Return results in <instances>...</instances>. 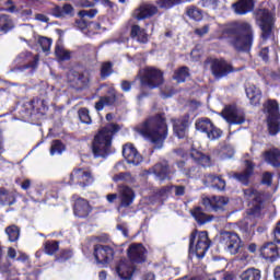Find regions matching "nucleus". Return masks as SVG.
<instances>
[{
	"mask_svg": "<svg viewBox=\"0 0 280 280\" xmlns=\"http://www.w3.org/2000/svg\"><path fill=\"white\" fill-rule=\"evenodd\" d=\"M223 34L229 36V44L237 54H250L255 43L253 25L244 21H234L225 25Z\"/></svg>",
	"mask_w": 280,
	"mask_h": 280,
	"instance_id": "nucleus-1",
	"label": "nucleus"
},
{
	"mask_svg": "<svg viewBox=\"0 0 280 280\" xmlns=\"http://www.w3.org/2000/svg\"><path fill=\"white\" fill-rule=\"evenodd\" d=\"M136 132L141 135L144 139H149L153 145L163 148V143H165L168 132L165 113L149 116L136 127Z\"/></svg>",
	"mask_w": 280,
	"mask_h": 280,
	"instance_id": "nucleus-2",
	"label": "nucleus"
},
{
	"mask_svg": "<svg viewBox=\"0 0 280 280\" xmlns=\"http://www.w3.org/2000/svg\"><path fill=\"white\" fill-rule=\"evenodd\" d=\"M121 130V126L115 122L106 124L94 136L92 141V153L94 159H107L113 154V139Z\"/></svg>",
	"mask_w": 280,
	"mask_h": 280,
	"instance_id": "nucleus-3",
	"label": "nucleus"
},
{
	"mask_svg": "<svg viewBox=\"0 0 280 280\" xmlns=\"http://www.w3.org/2000/svg\"><path fill=\"white\" fill-rule=\"evenodd\" d=\"M254 18L256 25H258L261 31L260 38L262 40H270L275 37V24L277 23V18L275 12L270 11L268 8H257L254 10Z\"/></svg>",
	"mask_w": 280,
	"mask_h": 280,
	"instance_id": "nucleus-4",
	"label": "nucleus"
},
{
	"mask_svg": "<svg viewBox=\"0 0 280 280\" xmlns=\"http://www.w3.org/2000/svg\"><path fill=\"white\" fill-rule=\"evenodd\" d=\"M262 113L266 115L267 130L270 137L280 133V107L279 101L269 98L262 104Z\"/></svg>",
	"mask_w": 280,
	"mask_h": 280,
	"instance_id": "nucleus-5",
	"label": "nucleus"
},
{
	"mask_svg": "<svg viewBox=\"0 0 280 280\" xmlns=\"http://www.w3.org/2000/svg\"><path fill=\"white\" fill-rule=\"evenodd\" d=\"M211 248V241L207 231L194 230L189 236V253H194L198 259H203L207 250Z\"/></svg>",
	"mask_w": 280,
	"mask_h": 280,
	"instance_id": "nucleus-6",
	"label": "nucleus"
},
{
	"mask_svg": "<svg viewBox=\"0 0 280 280\" xmlns=\"http://www.w3.org/2000/svg\"><path fill=\"white\" fill-rule=\"evenodd\" d=\"M206 65L210 66V72L214 80H222L231 75V73H237L244 71V68H234L233 65L224 58H207Z\"/></svg>",
	"mask_w": 280,
	"mask_h": 280,
	"instance_id": "nucleus-7",
	"label": "nucleus"
},
{
	"mask_svg": "<svg viewBox=\"0 0 280 280\" xmlns=\"http://www.w3.org/2000/svg\"><path fill=\"white\" fill-rule=\"evenodd\" d=\"M195 128L198 132L207 136L210 141H218V139H221L222 135H224V131L215 126L211 118L208 117L198 118L195 122Z\"/></svg>",
	"mask_w": 280,
	"mask_h": 280,
	"instance_id": "nucleus-8",
	"label": "nucleus"
},
{
	"mask_svg": "<svg viewBox=\"0 0 280 280\" xmlns=\"http://www.w3.org/2000/svg\"><path fill=\"white\" fill-rule=\"evenodd\" d=\"M48 107L45 105V101L40 98H33L26 102L22 106L21 115L24 119H32L36 115H47Z\"/></svg>",
	"mask_w": 280,
	"mask_h": 280,
	"instance_id": "nucleus-9",
	"label": "nucleus"
},
{
	"mask_svg": "<svg viewBox=\"0 0 280 280\" xmlns=\"http://www.w3.org/2000/svg\"><path fill=\"white\" fill-rule=\"evenodd\" d=\"M163 71L154 67L144 69L143 74L140 77L141 86H148V89H159L163 84Z\"/></svg>",
	"mask_w": 280,
	"mask_h": 280,
	"instance_id": "nucleus-10",
	"label": "nucleus"
},
{
	"mask_svg": "<svg viewBox=\"0 0 280 280\" xmlns=\"http://www.w3.org/2000/svg\"><path fill=\"white\" fill-rule=\"evenodd\" d=\"M95 182L93 173L84 168H74L69 176L68 185H79V187H90Z\"/></svg>",
	"mask_w": 280,
	"mask_h": 280,
	"instance_id": "nucleus-11",
	"label": "nucleus"
},
{
	"mask_svg": "<svg viewBox=\"0 0 280 280\" xmlns=\"http://www.w3.org/2000/svg\"><path fill=\"white\" fill-rule=\"evenodd\" d=\"M148 249L141 243H133L127 249V257L131 264H145Z\"/></svg>",
	"mask_w": 280,
	"mask_h": 280,
	"instance_id": "nucleus-12",
	"label": "nucleus"
},
{
	"mask_svg": "<svg viewBox=\"0 0 280 280\" xmlns=\"http://www.w3.org/2000/svg\"><path fill=\"white\" fill-rule=\"evenodd\" d=\"M221 117H223L230 126H241V124L246 121V117L237 112L235 105H226L221 112Z\"/></svg>",
	"mask_w": 280,
	"mask_h": 280,
	"instance_id": "nucleus-13",
	"label": "nucleus"
},
{
	"mask_svg": "<svg viewBox=\"0 0 280 280\" xmlns=\"http://www.w3.org/2000/svg\"><path fill=\"white\" fill-rule=\"evenodd\" d=\"M94 258L98 264H110L115 259V249L108 245H94Z\"/></svg>",
	"mask_w": 280,
	"mask_h": 280,
	"instance_id": "nucleus-14",
	"label": "nucleus"
},
{
	"mask_svg": "<svg viewBox=\"0 0 280 280\" xmlns=\"http://www.w3.org/2000/svg\"><path fill=\"white\" fill-rule=\"evenodd\" d=\"M221 244L225 246L229 253L237 255V253H240L242 238H240V235L235 232H224L222 234Z\"/></svg>",
	"mask_w": 280,
	"mask_h": 280,
	"instance_id": "nucleus-15",
	"label": "nucleus"
},
{
	"mask_svg": "<svg viewBox=\"0 0 280 280\" xmlns=\"http://www.w3.org/2000/svg\"><path fill=\"white\" fill-rule=\"evenodd\" d=\"M72 211L75 218H79L80 220H86V218H89V215H91L93 212V206H91V202H89L88 199L78 197L74 200Z\"/></svg>",
	"mask_w": 280,
	"mask_h": 280,
	"instance_id": "nucleus-16",
	"label": "nucleus"
},
{
	"mask_svg": "<svg viewBox=\"0 0 280 280\" xmlns=\"http://www.w3.org/2000/svg\"><path fill=\"white\" fill-rule=\"evenodd\" d=\"M230 199L224 196H212V197H205L202 199V205L209 211H224V207L229 205Z\"/></svg>",
	"mask_w": 280,
	"mask_h": 280,
	"instance_id": "nucleus-17",
	"label": "nucleus"
},
{
	"mask_svg": "<svg viewBox=\"0 0 280 280\" xmlns=\"http://www.w3.org/2000/svg\"><path fill=\"white\" fill-rule=\"evenodd\" d=\"M152 172L159 180H170L174 176L175 171L170 166V162L166 160L158 162L152 166Z\"/></svg>",
	"mask_w": 280,
	"mask_h": 280,
	"instance_id": "nucleus-18",
	"label": "nucleus"
},
{
	"mask_svg": "<svg viewBox=\"0 0 280 280\" xmlns=\"http://www.w3.org/2000/svg\"><path fill=\"white\" fill-rule=\"evenodd\" d=\"M122 156L129 165H140L143 163V156L132 143H127L122 147Z\"/></svg>",
	"mask_w": 280,
	"mask_h": 280,
	"instance_id": "nucleus-19",
	"label": "nucleus"
},
{
	"mask_svg": "<svg viewBox=\"0 0 280 280\" xmlns=\"http://www.w3.org/2000/svg\"><path fill=\"white\" fill-rule=\"evenodd\" d=\"M155 14H159V7L144 3L135 10L133 19H136V21H145V19H152Z\"/></svg>",
	"mask_w": 280,
	"mask_h": 280,
	"instance_id": "nucleus-20",
	"label": "nucleus"
},
{
	"mask_svg": "<svg viewBox=\"0 0 280 280\" xmlns=\"http://www.w3.org/2000/svg\"><path fill=\"white\" fill-rule=\"evenodd\" d=\"M259 254L266 261L275 262L279 258V247L273 242H267L259 248Z\"/></svg>",
	"mask_w": 280,
	"mask_h": 280,
	"instance_id": "nucleus-21",
	"label": "nucleus"
},
{
	"mask_svg": "<svg viewBox=\"0 0 280 280\" xmlns=\"http://www.w3.org/2000/svg\"><path fill=\"white\" fill-rule=\"evenodd\" d=\"M255 175V163L249 160L245 161V168L241 173H235L234 178L245 187L250 185V178Z\"/></svg>",
	"mask_w": 280,
	"mask_h": 280,
	"instance_id": "nucleus-22",
	"label": "nucleus"
},
{
	"mask_svg": "<svg viewBox=\"0 0 280 280\" xmlns=\"http://www.w3.org/2000/svg\"><path fill=\"white\" fill-rule=\"evenodd\" d=\"M119 208L120 209H128L135 202V198H137V195L135 194V190L130 188V186H120L119 187Z\"/></svg>",
	"mask_w": 280,
	"mask_h": 280,
	"instance_id": "nucleus-23",
	"label": "nucleus"
},
{
	"mask_svg": "<svg viewBox=\"0 0 280 280\" xmlns=\"http://www.w3.org/2000/svg\"><path fill=\"white\" fill-rule=\"evenodd\" d=\"M189 129V114L183 116L173 125L174 135L177 139H187V130Z\"/></svg>",
	"mask_w": 280,
	"mask_h": 280,
	"instance_id": "nucleus-24",
	"label": "nucleus"
},
{
	"mask_svg": "<svg viewBox=\"0 0 280 280\" xmlns=\"http://www.w3.org/2000/svg\"><path fill=\"white\" fill-rule=\"evenodd\" d=\"M136 270L137 267L126 260H120L116 267V272L121 280L132 279V275H135Z\"/></svg>",
	"mask_w": 280,
	"mask_h": 280,
	"instance_id": "nucleus-25",
	"label": "nucleus"
},
{
	"mask_svg": "<svg viewBox=\"0 0 280 280\" xmlns=\"http://www.w3.org/2000/svg\"><path fill=\"white\" fill-rule=\"evenodd\" d=\"M130 38L137 40L140 45H148V43H150V35H148V31L140 27L139 24L131 25Z\"/></svg>",
	"mask_w": 280,
	"mask_h": 280,
	"instance_id": "nucleus-26",
	"label": "nucleus"
},
{
	"mask_svg": "<svg viewBox=\"0 0 280 280\" xmlns=\"http://www.w3.org/2000/svg\"><path fill=\"white\" fill-rule=\"evenodd\" d=\"M235 14L244 16L255 10V0H238L232 4Z\"/></svg>",
	"mask_w": 280,
	"mask_h": 280,
	"instance_id": "nucleus-27",
	"label": "nucleus"
},
{
	"mask_svg": "<svg viewBox=\"0 0 280 280\" xmlns=\"http://www.w3.org/2000/svg\"><path fill=\"white\" fill-rule=\"evenodd\" d=\"M245 93L252 106H259L261 104V97L264 96V94L261 92V89H259L257 85L250 84L248 88L245 89Z\"/></svg>",
	"mask_w": 280,
	"mask_h": 280,
	"instance_id": "nucleus-28",
	"label": "nucleus"
},
{
	"mask_svg": "<svg viewBox=\"0 0 280 280\" xmlns=\"http://www.w3.org/2000/svg\"><path fill=\"white\" fill-rule=\"evenodd\" d=\"M109 96H101L98 102L95 103V110H104V106H115L117 102V92L115 89L108 91Z\"/></svg>",
	"mask_w": 280,
	"mask_h": 280,
	"instance_id": "nucleus-29",
	"label": "nucleus"
},
{
	"mask_svg": "<svg viewBox=\"0 0 280 280\" xmlns=\"http://www.w3.org/2000/svg\"><path fill=\"white\" fill-rule=\"evenodd\" d=\"M264 161L271 167H280V149L271 148L262 153Z\"/></svg>",
	"mask_w": 280,
	"mask_h": 280,
	"instance_id": "nucleus-30",
	"label": "nucleus"
},
{
	"mask_svg": "<svg viewBox=\"0 0 280 280\" xmlns=\"http://www.w3.org/2000/svg\"><path fill=\"white\" fill-rule=\"evenodd\" d=\"M205 182L218 191H224L226 189V180L222 178V175L207 174L205 175Z\"/></svg>",
	"mask_w": 280,
	"mask_h": 280,
	"instance_id": "nucleus-31",
	"label": "nucleus"
},
{
	"mask_svg": "<svg viewBox=\"0 0 280 280\" xmlns=\"http://www.w3.org/2000/svg\"><path fill=\"white\" fill-rule=\"evenodd\" d=\"M75 13V10L73 9V5L69 3H65L62 7L55 5V8L51 9L50 14L55 16V19H65V16H73Z\"/></svg>",
	"mask_w": 280,
	"mask_h": 280,
	"instance_id": "nucleus-32",
	"label": "nucleus"
},
{
	"mask_svg": "<svg viewBox=\"0 0 280 280\" xmlns=\"http://www.w3.org/2000/svg\"><path fill=\"white\" fill-rule=\"evenodd\" d=\"M190 158L192 161L201 167H211V156L207 155L196 149H191Z\"/></svg>",
	"mask_w": 280,
	"mask_h": 280,
	"instance_id": "nucleus-33",
	"label": "nucleus"
},
{
	"mask_svg": "<svg viewBox=\"0 0 280 280\" xmlns=\"http://www.w3.org/2000/svg\"><path fill=\"white\" fill-rule=\"evenodd\" d=\"M244 196L252 198L253 205H264L266 202V194L255 188L244 189Z\"/></svg>",
	"mask_w": 280,
	"mask_h": 280,
	"instance_id": "nucleus-34",
	"label": "nucleus"
},
{
	"mask_svg": "<svg viewBox=\"0 0 280 280\" xmlns=\"http://www.w3.org/2000/svg\"><path fill=\"white\" fill-rule=\"evenodd\" d=\"M190 213H191L192 218H195L197 224H199L200 226H202V224H207V222H211V220H213V217L205 213V210H202L201 207H195L190 211Z\"/></svg>",
	"mask_w": 280,
	"mask_h": 280,
	"instance_id": "nucleus-35",
	"label": "nucleus"
},
{
	"mask_svg": "<svg viewBox=\"0 0 280 280\" xmlns=\"http://www.w3.org/2000/svg\"><path fill=\"white\" fill-rule=\"evenodd\" d=\"M188 78H191V72H189V67L187 66H182L173 72V80H175L177 84L187 82Z\"/></svg>",
	"mask_w": 280,
	"mask_h": 280,
	"instance_id": "nucleus-36",
	"label": "nucleus"
},
{
	"mask_svg": "<svg viewBox=\"0 0 280 280\" xmlns=\"http://www.w3.org/2000/svg\"><path fill=\"white\" fill-rule=\"evenodd\" d=\"M16 202V197L14 194L10 192V190L4 187L0 188V205H4L5 207H12Z\"/></svg>",
	"mask_w": 280,
	"mask_h": 280,
	"instance_id": "nucleus-37",
	"label": "nucleus"
},
{
	"mask_svg": "<svg viewBox=\"0 0 280 280\" xmlns=\"http://www.w3.org/2000/svg\"><path fill=\"white\" fill-rule=\"evenodd\" d=\"M186 16L190 18L192 21L200 22L205 19V13L202 9L196 5H189L186 8Z\"/></svg>",
	"mask_w": 280,
	"mask_h": 280,
	"instance_id": "nucleus-38",
	"label": "nucleus"
},
{
	"mask_svg": "<svg viewBox=\"0 0 280 280\" xmlns=\"http://www.w3.org/2000/svg\"><path fill=\"white\" fill-rule=\"evenodd\" d=\"M192 0H158L156 5L161 10H171L174 5H180V3H191Z\"/></svg>",
	"mask_w": 280,
	"mask_h": 280,
	"instance_id": "nucleus-39",
	"label": "nucleus"
},
{
	"mask_svg": "<svg viewBox=\"0 0 280 280\" xmlns=\"http://www.w3.org/2000/svg\"><path fill=\"white\" fill-rule=\"evenodd\" d=\"M241 280H261V270L248 268L240 275Z\"/></svg>",
	"mask_w": 280,
	"mask_h": 280,
	"instance_id": "nucleus-40",
	"label": "nucleus"
},
{
	"mask_svg": "<svg viewBox=\"0 0 280 280\" xmlns=\"http://www.w3.org/2000/svg\"><path fill=\"white\" fill-rule=\"evenodd\" d=\"M113 67L114 65L112 61L102 62L100 70L101 80H106L107 78H110V75H113L115 71L113 70Z\"/></svg>",
	"mask_w": 280,
	"mask_h": 280,
	"instance_id": "nucleus-41",
	"label": "nucleus"
},
{
	"mask_svg": "<svg viewBox=\"0 0 280 280\" xmlns=\"http://www.w3.org/2000/svg\"><path fill=\"white\" fill-rule=\"evenodd\" d=\"M60 250V242L59 241H46L44 243V252L46 255H56Z\"/></svg>",
	"mask_w": 280,
	"mask_h": 280,
	"instance_id": "nucleus-42",
	"label": "nucleus"
},
{
	"mask_svg": "<svg viewBox=\"0 0 280 280\" xmlns=\"http://www.w3.org/2000/svg\"><path fill=\"white\" fill-rule=\"evenodd\" d=\"M5 233L9 237V242H19V237H21V229L15 224L7 226Z\"/></svg>",
	"mask_w": 280,
	"mask_h": 280,
	"instance_id": "nucleus-43",
	"label": "nucleus"
},
{
	"mask_svg": "<svg viewBox=\"0 0 280 280\" xmlns=\"http://www.w3.org/2000/svg\"><path fill=\"white\" fill-rule=\"evenodd\" d=\"M14 27V24L12 23V19H10V15L1 14L0 15V32H3L4 34H8L10 30Z\"/></svg>",
	"mask_w": 280,
	"mask_h": 280,
	"instance_id": "nucleus-44",
	"label": "nucleus"
},
{
	"mask_svg": "<svg viewBox=\"0 0 280 280\" xmlns=\"http://www.w3.org/2000/svg\"><path fill=\"white\" fill-rule=\"evenodd\" d=\"M67 150V145L62 143V140H52L50 145V155L62 154Z\"/></svg>",
	"mask_w": 280,
	"mask_h": 280,
	"instance_id": "nucleus-45",
	"label": "nucleus"
},
{
	"mask_svg": "<svg viewBox=\"0 0 280 280\" xmlns=\"http://www.w3.org/2000/svg\"><path fill=\"white\" fill-rule=\"evenodd\" d=\"M73 258V249H60L58 256H57V261L65 262L69 261V259Z\"/></svg>",
	"mask_w": 280,
	"mask_h": 280,
	"instance_id": "nucleus-46",
	"label": "nucleus"
},
{
	"mask_svg": "<svg viewBox=\"0 0 280 280\" xmlns=\"http://www.w3.org/2000/svg\"><path fill=\"white\" fill-rule=\"evenodd\" d=\"M79 119L82 124H92L91 115L89 114V108L82 107L78 110Z\"/></svg>",
	"mask_w": 280,
	"mask_h": 280,
	"instance_id": "nucleus-47",
	"label": "nucleus"
},
{
	"mask_svg": "<svg viewBox=\"0 0 280 280\" xmlns=\"http://www.w3.org/2000/svg\"><path fill=\"white\" fill-rule=\"evenodd\" d=\"M51 38L45 37V36H39L38 37V45L42 47L43 51L47 52L50 51L51 49Z\"/></svg>",
	"mask_w": 280,
	"mask_h": 280,
	"instance_id": "nucleus-48",
	"label": "nucleus"
},
{
	"mask_svg": "<svg viewBox=\"0 0 280 280\" xmlns=\"http://www.w3.org/2000/svg\"><path fill=\"white\" fill-rule=\"evenodd\" d=\"M264 210V205L253 203V207L247 209V215H253L254 218H259L261 211Z\"/></svg>",
	"mask_w": 280,
	"mask_h": 280,
	"instance_id": "nucleus-49",
	"label": "nucleus"
},
{
	"mask_svg": "<svg viewBox=\"0 0 280 280\" xmlns=\"http://www.w3.org/2000/svg\"><path fill=\"white\" fill-rule=\"evenodd\" d=\"M55 54L60 60H71V52L63 50L60 46H56Z\"/></svg>",
	"mask_w": 280,
	"mask_h": 280,
	"instance_id": "nucleus-50",
	"label": "nucleus"
},
{
	"mask_svg": "<svg viewBox=\"0 0 280 280\" xmlns=\"http://www.w3.org/2000/svg\"><path fill=\"white\" fill-rule=\"evenodd\" d=\"M220 0H200L199 5L201 8H210V10H218Z\"/></svg>",
	"mask_w": 280,
	"mask_h": 280,
	"instance_id": "nucleus-51",
	"label": "nucleus"
},
{
	"mask_svg": "<svg viewBox=\"0 0 280 280\" xmlns=\"http://www.w3.org/2000/svg\"><path fill=\"white\" fill-rule=\"evenodd\" d=\"M78 14L80 19H84L85 16L89 19H95V16H97V9L81 10Z\"/></svg>",
	"mask_w": 280,
	"mask_h": 280,
	"instance_id": "nucleus-52",
	"label": "nucleus"
},
{
	"mask_svg": "<svg viewBox=\"0 0 280 280\" xmlns=\"http://www.w3.org/2000/svg\"><path fill=\"white\" fill-rule=\"evenodd\" d=\"M198 172L197 166L188 165V168L184 170V176H186V178H196L198 176Z\"/></svg>",
	"mask_w": 280,
	"mask_h": 280,
	"instance_id": "nucleus-53",
	"label": "nucleus"
},
{
	"mask_svg": "<svg viewBox=\"0 0 280 280\" xmlns=\"http://www.w3.org/2000/svg\"><path fill=\"white\" fill-rule=\"evenodd\" d=\"M259 58L262 62H270V47H262L258 52Z\"/></svg>",
	"mask_w": 280,
	"mask_h": 280,
	"instance_id": "nucleus-54",
	"label": "nucleus"
},
{
	"mask_svg": "<svg viewBox=\"0 0 280 280\" xmlns=\"http://www.w3.org/2000/svg\"><path fill=\"white\" fill-rule=\"evenodd\" d=\"M73 5L75 8H94L95 3L91 2L90 0H72Z\"/></svg>",
	"mask_w": 280,
	"mask_h": 280,
	"instance_id": "nucleus-55",
	"label": "nucleus"
},
{
	"mask_svg": "<svg viewBox=\"0 0 280 280\" xmlns=\"http://www.w3.org/2000/svg\"><path fill=\"white\" fill-rule=\"evenodd\" d=\"M38 67V60H32L31 62L20 66V71H27V69H31V73H34L36 71V68Z\"/></svg>",
	"mask_w": 280,
	"mask_h": 280,
	"instance_id": "nucleus-56",
	"label": "nucleus"
},
{
	"mask_svg": "<svg viewBox=\"0 0 280 280\" xmlns=\"http://www.w3.org/2000/svg\"><path fill=\"white\" fill-rule=\"evenodd\" d=\"M75 27L77 30L84 32V30H88V27H91V22H88L86 20H84V18H81L80 20L75 21Z\"/></svg>",
	"mask_w": 280,
	"mask_h": 280,
	"instance_id": "nucleus-57",
	"label": "nucleus"
},
{
	"mask_svg": "<svg viewBox=\"0 0 280 280\" xmlns=\"http://www.w3.org/2000/svg\"><path fill=\"white\" fill-rule=\"evenodd\" d=\"M260 183L261 185H267V187H270L272 185V173L265 172L262 174V178Z\"/></svg>",
	"mask_w": 280,
	"mask_h": 280,
	"instance_id": "nucleus-58",
	"label": "nucleus"
},
{
	"mask_svg": "<svg viewBox=\"0 0 280 280\" xmlns=\"http://www.w3.org/2000/svg\"><path fill=\"white\" fill-rule=\"evenodd\" d=\"M176 166L178 167L182 174H185V170L189 167V162L187 160H180L176 162Z\"/></svg>",
	"mask_w": 280,
	"mask_h": 280,
	"instance_id": "nucleus-59",
	"label": "nucleus"
},
{
	"mask_svg": "<svg viewBox=\"0 0 280 280\" xmlns=\"http://www.w3.org/2000/svg\"><path fill=\"white\" fill-rule=\"evenodd\" d=\"M132 84L133 83L128 80H122L120 83L121 91H124V93H129V91L132 90Z\"/></svg>",
	"mask_w": 280,
	"mask_h": 280,
	"instance_id": "nucleus-60",
	"label": "nucleus"
},
{
	"mask_svg": "<svg viewBox=\"0 0 280 280\" xmlns=\"http://www.w3.org/2000/svg\"><path fill=\"white\" fill-rule=\"evenodd\" d=\"M195 34H197V36H205V34H209V25H205L201 28H196Z\"/></svg>",
	"mask_w": 280,
	"mask_h": 280,
	"instance_id": "nucleus-61",
	"label": "nucleus"
},
{
	"mask_svg": "<svg viewBox=\"0 0 280 280\" xmlns=\"http://www.w3.org/2000/svg\"><path fill=\"white\" fill-rule=\"evenodd\" d=\"M77 82H80L83 86H89V78H86L83 72H80Z\"/></svg>",
	"mask_w": 280,
	"mask_h": 280,
	"instance_id": "nucleus-62",
	"label": "nucleus"
},
{
	"mask_svg": "<svg viewBox=\"0 0 280 280\" xmlns=\"http://www.w3.org/2000/svg\"><path fill=\"white\" fill-rule=\"evenodd\" d=\"M20 14L22 19H32L34 11L32 9H23Z\"/></svg>",
	"mask_w": 280,
	"mask_h": 280,
	"instance_id": "nucleus-63",
	"label": "nucleus"
},
{
	"mask_svg": "<svg viewBox=\"0 0 280 280\" xmlns=\"http://www.w3.org/2000/svg\"><path fill=\"white\" fill-rule=\"evenodd\" d=\"M35 21H39L40 23H47L49 18L43 13L35 14Z\"/></svg>",
	"mask_w": 280,
	"mask_h": 280,
	"instance_id": "nucleus-64",
	"label": "nucleus"
}]
</instances>
